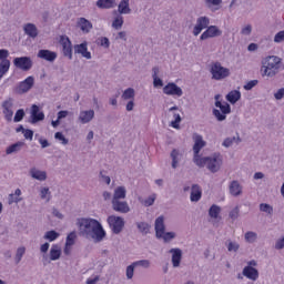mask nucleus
<instances>
[{
	"instance_id": "nucleus-1",
	"label": "nucleus",
	"mask_w": 284,
	"mask_h": 284,
	"mask_svg": "<svg viewBox=\"0 0 284 284\" xmlns=\"http://www.w3.org/2000/svg\"><path fill=\"white\" fill-rule=\"evenodd\" d=\"M75 225L79 229V235L83 239L94 241L95 243H101V241L105 239V230L98 220L92 217H78Z\"/></svg>"
},
{
	"instance_id": "nucleus-2",
	"label": "nucleus",
	"mask_w": 284,
	"mask_h": 284,
	"mask_svg": "<svg viewBox=\"0 0 284 284\" xmlns=\"http://www.w3.org/2000/svg\"><path fill=\"white\" fill-rule=\"evenodd\" d=\"M283 59L278 58V55H267L263 62L262 77H268L272 79L276 77L278 72H283Z\"/></svg>"
},
{
	"instance_id": "nucleus-3",
	"label": "nucleus",
	"mask_w": 284,
	"mask_h": 284,
	"mask_svg": "<svg viewBox=\"0 0 284 284\" xmlns=\"http://www.w3.org/2000/svg\"><path fill=\"white\" fill-rule=\"evenodd\" d=\"M195 165H197V168H207L212 174H216V172L221 170V165H223V158L221 156V153H214L211 156H204L196 160Z\"/></svg>"
},
{
	"instance_id": "nucleus-4",
	"label": "nucleus",
	"mask_w": 284,
	"mask_h": 284,
	"mask_svg": "<svg viewBox=\"0 0 284 284\" xmlns=\"http://www.w3.org/2000/svg\"><path fill=\"white\" fill-rule=\"evenodd\" d=\"M210 73L214 81H223V79L230 77V69L223 67L221 62H215L211 64Z\"/></svg>"
},
{
	"instance_id": "nucleus-5",
	"label": "nucleus",
	"mask_w": 284,
	"mask_h": 284,
	"mask_svg": "<svg viewBox=\"0 0 284 284\" xmlns=\"http://www.w3.org/2000/svg\"><path fill=\"white\" fill-rule=\"evenodd\" d=\"M106 222L113 234H121L125 227V220L121 216L110 215Z\"/></svg>"
},
{
	"instance_id": "nucleus-6",
	"label": "nucleus",
	"mask_w": 284,
	"mask_h": 284,
	"mask_svg": "<svg viewBox=\"0 0 284 284\" xmlns=\"http://www.w3.org/2000/svg\"><path fill=\"white\" fill-rule=\"evenodd\" d=\"M193 140H194V145H193V162L195 163L196 161L201 160L200 152L205 148L206 142L203 140V135L194 133L193 134Z\"/></svg>"
},
{
	"instance_id": "nucleus-7",
	"label": "nucleus",
	"mask_w": 284,
	"mask_h": 284,
	"mask_svg": "<svg viewBox=\"0 0 284 284\" xmlns=\"http://www.w3.org/2000/svg\"><path fill=\"white\" fill-rule=\"evenodd\" d=\"M13 65H16L19 70L23 72H28L32 70V58L31 57H20L13 59Z\"/></svg>"
},
{
	"instance_id": "nucleus-8",
	"label": "nucleus",
	"mask_w": 284,
	"mask_h": 284,
	"mask_svg": "<svg viewBox=\"0 0 284 284\" xmlns=\"http://www.w3.org/2000/svg\"><path fill=\"white\" fill-rule=\"evenodd\" d=\"M12 108H14V99L8 98L2 102V113L4 114L6 121H12V116L14 115Z\"/></svg>"
},
{
	"instance_id": "nucleus-9",
	"label": "nucleus",
	"mask_w": 284,
	"mask_h": 284,
	"mask_svg": "<svg viewBox=\"0 0 284 284\" xmlns=\"http://www.w3.org/2000/svg\"><path fill=\"white\" fill-rule=\"evenodd\" d=\"M223 31L219 29L216 26H210L206 30L201 34L200 41H207V39H214L216 37H221Z\"/></svg>"
},
{
	"instance_id": "nucleus-10",
	"label": "nucleus",
	"mask_w": 284,
	"mask_h": 284,
	"mask_svg": "<svg viewBox=\"0 0 284 284\" xmlns=\"http://www.w3.org/2000/svg\"><path fill=\"white\" fill-rule=\"evenodd\" d=\"M34 88V77L29 75L26 80L21 81L16 91L18 94H26V92H30Z\"/></svg>"
},
{
	"instance_id": "nucleus-11",
	"label": "nucleus",
	"mask_w": 284,
	"mask_h": 284,
	"mask_svg": "<svg viewBox=\"0 0 284 284\" xmlns=\"http://www.w3.org/2000/svg\"><path fill=\"white\" fill-rule=\"evenodd\" d=\"M60 44L62 45L63 57L72 61V41H70V38L68 36H61Z\"/></svg>"
},
{
	"instance_id": "nucleus-12",
	"label": "nucleus",
	"mask_w": 284,
	"mask_h": 284,
	"mask_svg": "<svg viewBox=\"0 0 284 284\" xmlns=\"http://www.w3.org/2000/svg\"><path fill=\"white\" fill-rule=\"evenodd\" d=\"M163 94H166L168 97H181L183 94V89L178 87L174 82H169L163 88Z\"/></svg>"
},
{
	"instance_id": "nucleus-13",
	"label": "nucleus",
	"mask_w": 284,
	"mask_h": 284,
	"mask_svg": "<svg viewBox=\"0 0 284 284\" xmlns=\"http://www.w3.org/2000/svg\"><path fill=\"white\" fill-rule=\"evenodd\" d=\"M209 27H210V18L205 16L197 18L196 24L193 29L194 37H199V34L203 32L205 28H209Z\"/></svg>"
},
{
	"instance_id": "nucleus-14",
	"label": "nucleus",
	"mask_w": 284,
	"mask_h": 284,
	"mask_svg": "<svg viewBox=\"0 0 284 284\" xmlns=\"http://www.w3.org/2000/svg\"><path fill=\"white\" fill-rule=\"evenodd\" d=\"M171 254V263L173 267H181V261H183V251L179 247L171 248L169 251Z\"/></svg>"
},
{
	"instance_id": "nucleus-15",
	"label": "nucleus",
	"mask_w": 284,
	"mask_h": 284,
	"mask_svg": "<svg viewBox=\"0 0 284 284\" xmlns=\"http://www.w3.org/2000/svg\"><path fill=\"white\" fill-rule=\"evenodd\" d=\"M30 119V123H39V121H43L45 119V114L43 113V111H41L39 105L32 104Z\"/></svg>"
},
{
	"instance_id": "nucleus-16",
	"label": "nucleus",
	"mask_w": 284,
	"mask_h": 284,
	"mask_svg": "<svg viewBox=\"0 0 284 284\" xmlns=\"http://www.w3.org/2000/svg\"><path fill=\"white\" fill-rule=\"evenodd\" d=\"M112 210L119 212L120 214H128L130 212V205L125 201L112 200Z\"/></svg>"
},
{
	"instance_id": "nucleus-17",
	"label": "nucleus",
	"mask_w": 284,
	"mask_h": 284,
	"mask_svg": "<svg viewBox=\"0 0 284 284\" xmlns=\"http://www.w3.org/2000/svg\"><path fill=\"white\" fill-rule=\"evenodd\" d=\"M38 59H43L44 61H49V63H54V61H57V52L48 49H41L38 51Z\"/></svg>"
},
{
	"instance_id": "nucleus-18",
	"label": "nucleus",
	"mask_w": 284,
	"mask_h": 284,
	"mask_svg": "<svg viewBox=\"0 0 284 284\" xmlns=\"http://www.w3.org/2000/svg\"><path fill=\"white\" fill-rule=\"evenodd\" d=\"M75 54H81L84 59H92V53L88 51V42H82L73 47Z\"/></svg>"
},
{
	"instance_id": "nucleus-19",
	"label": "nucleus",
	"mask_w": 284,
	"mask_h": 284,
	"mask_svg": "<svg viewBox=\"0 0 284 284\" xmlns=\"http://www.w3.org/2000/svg\"><path fill=\"white\" fill-rule=\"evenodd\" d=\"M155 236L156 239H161V236H163L164 232H165V216L160 215L156 220H155Z\"/></svg>"
},
{
	"instance_id": "nucleus-20",
	"label": "nucleus",
	"mask_w": 284,
	"mask_h": 284,
	"mask_svg": "<svg viewBox=\"0 0 284 284\" xmlns=\"http://www.w3.org/2000/svg\"><path fill=\"white\" fill-rule=\"evenodd\" d=\"M23 32L29 39H37L39 37V29L34 23H26L23 26Z\"/></svg>"
},
{
	"instance_id": "nucleus-21",
	"label": "nucleus",
	"mask_w": 284,
	"mask_h": 284,
	"mask_svg": "<svg viewBox=\"0 0 284 284\" xmlns=\"http://www.w3.org/2000/svg\"><path fill=\"white\" fill-rule=\"evenodd\" d=\"M242 275L250 281H258V270L252 266H245L242 271Z\"/></svg>"
},
{
	"instance_id": "nucleus-22",
	"label": "nucleus",
	"mask_w": 284,
	"mask_h": 284,
	"mask_svg": "<svg viewBox=\"0 0 284 284\" xmlns=\"http://www.w3.org/2000/svg\"><path fill=\"white\" fill-rule=\"evenodd\" d=\"M203 196V191L199 184H193L191 187L190 200L192 203H199L200 199Z\"/></svg>"
},
{
	"instance_id": "nucleus-23",
	"label": "nucleus",
	"mask_w": 284,
	"mask_h": 284,
	"mask_svg": "<svg viewBox=\"0 0 284 284\" xmlns=\"http://www.w3.org/2000/svg\"><path fill=\"white\" fill-rule=\"evenodd\" d=\"M95 6L100 10H112V8L116 7V0H98Z\"/></svg>"
},
{
	"instance_id": "nucleus-24",
	"label": "nucleus",
	"mask_w": 284,
	"mask_h": 284,
	"mask_svg": "<svg viewBox=\"0 0 284 284\" xmlns=\"http://www.w3.org/2000/svg\"><path fill=\"white\" fill-rule=\"evenodd\" d=\"M78 28H80V30L84 34H88V33H90V30H92L93 26H92V22H90V20H88L85 18H80V19H78Z\"/></svg>"
},
{
	"instance_id": "nucleus-25",
	"label": "nucleus",
	"mask_w": 284,
	"mask_h": 284,
	"mask_svg": "<svg viewBox=\"0 0 284 284\" xmlns=\"http://www.w3.org/2000/svg\"><path fill=\"white\" fill-rule=\"evenodd\" d=\"M78 119L83 125L90 123L94 119V110L81 111Z\"/></svg>"
},
{
	"instance_id": "nucleus-26",
	"label": "nucleus",
	"mask_w": 284,
	"mask_h": 284,
	"mask_svg": "<svg viewBox=\"0 0 284 284\" xmlns=\"http://www.w3.org/2000/svg\"><path fill=\"white\" fill-rule=\"evenodd\" d=\"M229 190L232 196H241V194H243V186H241V183L236 180L231 182Z\"/></svg>"
},
{
	"instance_id": "nucleus-27",
	"label": "nucleus",
	"mask_w": 284,
	"mask_h": 284,
	"mask_svg": "<svg viewBox=\"0 0 284 284\" xmlns=\"http://www.w3.org/2000/svg\"><path fill=\"white\" fill-rule=\"evenodd\" d=\"M30 176L36 179V181H45L48 179V173L45 171H41L37 168H32L30 170Z\"/></svg>"
},
{
	"instance_id": "nucleus-28",
	"label": "nucleus",
	"mask_w": 284,
	"mask_h": 284,
	"mask_svg": "<svg viewBox=\"0 0 284 284\" xmlns=\"http://www.w3.org/2000/svg\"><path fill=\"white\" fill-rule=\"evenodd\" d=\"M170 156L172 159L171 165L173 170H176L179 168V163H181V159H183V154L179 150L173 149Z\"/></svg>"
},
{
	"instance_id": "nucleus-29",
	"label": "nucleus",
	"mask_w": 284,
	"mask_h": 284,
	"mask_svg": "<svg viewBox=\"0 0 284 284\" xmlns=\"http://www.w3.org/2000/svg\"><path fill=\"white\" fill-rule=\"evenodd\" d=\"M118 12L119 14H131L130 0H121L118 6Z\"/></svg>"
},
{
	"instance_id": "nucleus-30",
	"label": "nucleus",
	"mask_w": 284,
	"mask_h": 284,
	"mask_svg": "<svg viewBox=\"0 0 284 284\" xmlns=\"http://www.w3.org/2000/svg\"><path fill=\"white\" fill-rule=\"evenodd\" d=\"M23 145H26L24 142L22 141H18L11 145H9L6 149V154L10 155V154H17V152H21V149L23 148Z\"/></svg>"
},
{
	"instance_id": "nucleus-31",
	"label": "nucleus",
	"mask_w": 284,
	"mask_h": 284,
	"mask_svg": "<svg viewBox=\"0 0 284 284\" xmlns=\"http://www.w3.org/2000/svg\"><path fill=\"white\" fill-rule=\"evenodd\" d=\"M223 0H204L205 8H209L211 12H216V10H221V4Z\"/></svg>"
},
{
	"instance_id": "nucleus-32",
	"label": "nucleus",
	"mask_w": 284,
	"mask_h": 284,
	"mask_svg": "<svg viewBox=\"0 0 284 284\" xmlns=\"http://www.w3.org/2000/svg\"><path fill=\"white\" fill-rule=\"evenodd\" d=\"M50 261H59L61 258V246L53 244L49 252Z\"/></svg>"
},
{
	"instance_id": "nucleus-33",
	"label": "nucleus",
	"mask_w": 284,
	"mask_h": 284,
	"mask_svg": "<svg viewBox=\"0 0 284 284\" xmlns=\"http://www.w3.org/2000/svg\"><path fill=\"white\" fill-rule=\"evenodd\" d=\"M128 195V190H125V186H118L114 190L112 201H121L122 199H125Z\"/></svg>"
},
{
	"instance_id": "nucleus-34",
	"label": "nucleus",
	"mask_w": 284,
	"mask_h": 284,
	"mask_svg": "<svg viewBox=\"0 0 284 284\" xmlns=\"http://www.w3.org/2000/svg\"><path fill=\"white\" fill-rule=\"evenodd\" d=\"M226 101H229V103H232V105H234V103H237V101H241V91L233 90L229 92L226 95Z\"/></svg>"
},
{
	"instance_id": "nucleus-35",
	"label": "nucleus",
	"mask_w": 284,
	"mask_h": 284,
	"mask_svg": "<svg viewBox=\"0 0 284 284\" xmlns=\"http://www.w3.org/2000/svg\"><path fill=\"white\" fill-rule=\"evenodd\" d=\"M10 65H11L10 60L0 61V81L10 71Z\"/></svg>"
},
{
	"instance_id": "nucleus-36",
	"label": "nucleus",
	"mask_w": 284,
	"mask_h": 284,
	"mask_svg": "<svg viewBox=\"0 0 284 284\" xmlns=\"http://www.w3.org/2000/svg\"><path fill=\"white\" fill-rule=\"evenodd\" d=\"M215 108H219L224 115L232 112V106L227 102L215 101Z\"/></svg>"
},
{
	"instance_id": "nucleus-37",
	"label": "nucleus",
	"mask_w": 284,
	"mask_h": 284,
	"mask_svg": "<svg viewBox=\"0 0 284 284\" xmlns=\"http://www.w3.org/2000/svg\"><path fill=\"white\" fill-rule=\"evenodd\" d=\"M59 236H61V234H59V232L52 230V231H48L44 233L43 239L44 241H49L50 243L57 241V239H59Z\"/></svg>"
},
{
	"instance_id": "nucleus-38",
	"label": "nucleus",
	"mask_w": 284,
	"mask_h": 284,
	"mask_svg": "<svg viewBox=\"0 0 284 284\" xmlns=\"http://www.w3.org/2000/svg\"><path fill=\"white\" fill-rule=\"evenodd\" d=\"M136 227L141 234L146 235L150 234V229L152 226L148 222H138Z\"/></svg>"
},
{
	"instance_id": "nucleus-39",
	"label": "nucleus",
	"mask_w": 284,
	"mask_h": 284,
	"mask_svg": "<svg viewBox=\"0 0 284 284\" xmlns=\"http://www.w3.org/2000/svg\"><path fill=\"white\" fill-rule=\"evenodd\" d=\"M40 199H42V201L47 200V203H50V200L52 199V192H50V187L40 189Z\"/></svg>"
},
{
	"instance_id": "nucleus-40",
	"label": "nucleus",
	"mask_w": 284,
	"mask_h": 284,
	"mask_svg": "<svg viewBox=\"0 0 284 284\" xmlns=\"http://www.w3.org/2000/svg\"><path fill=\"white\" fill-rule=\"evenodd\" d=\"M23 256H26V246H20L17 248L14 256L16 265H19V263H21Z\"/></svg>"
},
{
	"instance_id": "nucleus-41",
	"label": "nucleus",
	"mask_w": 284,
	"mask_h": 284,
	"mask_svg": "<svg viewBox=\"0 0 284 284\" xmlns=\"http://www.w3.org/2000/svg\"><path fill=\"white\" fill-rule=\"evenodd\" d=\"M135 97V92L133 88H128L122 93L123 101H130V99L133 101Z\"/></svg>"
},
{
	"instance_id": "nucleus-42",
	"label": "nucleus",
	"mask_w": 284,
	"mask_h": 284,
	"mask_svg": "<svg viewBox=\"0 0 284 284\" xmlns=\"http://www.w3.org/2000/svg\"><path fill=\"white\" fill-rule=\"evenodd\" d=\"M244 239L246 243H256V240L258 239V234L254 231H248L244 234Z\"/></svg>"
},
{
	"instance_id": "nucleus-43",
	"label": "nucleus",
	"mask_w": 284,
	"mask_h": 284,
	"mask_svg": "<svg viewBox=\"0 0 284 284\" xmlns=\"http://www.w3.org/2000/svg\"><path fill=\"white\" fill-rule=\"evenodd\" d=\"M219 214H221V206L213 204L209 210V216L211 219H219Z\"/></svg>"
},
{
	"instance_id": "nucleus-44",
	"label": "nucleus",
	"mask_w": 284,
	"mask_h": 284,
	"mask_svg": "<svg viewBox=\"0 0 284 284\" xmlns=\"http://www.w3.org/2000/svg\"><path fill=\"white\" fill-rule=\"evenodd\" d=\"M77 241V231H73L68 234L65 240V247H72Z\"/></svg>"
},
{
	"instance_id": "nucleus-45",
	"label": "nucleus",
	"mask_w": 284,
	"mask_h": 284,
	"mask_svg": "<svg viewBox=\"0 0 284 284\" xmlns=\"http://www.w3.org/2000/svg\"><path fill=\"white\" fill-rule=\"evenodd\" d=\"M234 141H236V143H241V136L237 135V138H236V136L226 138V139L223 141L222 145H223L224 148H232V145L234 144Z\"/></svg>"
},
{
	"instance_id": "nucleus-46",
	"label": "nucleus",
	"mask_w": 284,
	"mask_h": 284,
	"mask_svg": "<svg viewBox=\"0 0 284 284\" xmlns=\"http://www.w3.org/2000/svg\"><path fill=\"white\" fill-rule=\"evenodd\" d=\"M123 16H118L112 22V28H114V30H121V28H123Z\"/></svg>"
},
{
	"instance_id": "nucleus-47",
	"label": "nucleus",
	"mask_w": 284,
	"mask_h": 284,
	"mask_svg": "<svg viewBox=\"0 0 284 284\" xmlns=\"http://www.w3.org/2000/svg\"><path fill=\"white\" fill-rule=\"evenodd\" d=\"M260 212H265V214H274V207L267 203H261Z\"/></svg>"
},
{
	"instance_id": "nucleus-48",
	"label": "nucleus",
	"mask_w": 284,
	"mask_h": 284,
	"mask_svg": "<svg viewBox=\"0 0 284 284\" xmlns=\"http://www.w3.org/2000/svg\"><path fill=\"white\" fill-rule=\"evenodd\" d=\"M160 239H163L164 243H170V241L176 239V233L174 232H165L162 234Z\"/></svg>"
},
{
	"instance_id": "nucleus-49",
	"label": "nucleus",
	"mask_w": 284,
	"mask_h": 284,
	"mask_svg": "<svg viewBox=\"0 0 284 284\" xmlns=\"http://www.w3.org/2000/svg\"><path fill=\"white\" fill-rule=\"evenodd\" d=\"M133 265L135 267H143L144 270H148L150 268L151 263H150V260H140V261L133 262Z\"/></svg>"
},
{
	"instance_id": "nucleus-50",
	"label": "nucleus",
	"mask_w": 284,
	"mask_h": 284,
	"mask_svg": "<svg viewBox=\"0 0 284 284\" xmlns=\"http://www.w3.org/2000/svg\"><path fill=\"white\" fill-rule=\"evenodd\" d=\"M154 201H156V194H152L146 197L144 201H142V204L144 207H152V205H154Z\"/></svg>"
},
{
	"instance_id": "nucleus-51",
	"label": "nucleus",
	"mask_w": 284,
	"mask_h": 284,
	"mask_svg": "<svg viewBox=\"0 0 284 284\" xmlns=\"http://www.w3.org/2000/svg\"><path fill=\"white\" fill-rule=\"evenodd\" d=\"M23 116H26V111L23 109H19L13 118L14 123H20V121H23Z\"/></svg>"
},
{
	"instance_id": "nucleus-52",
	"label": "nucleus",
	"mask_w": 284,
	"mask_h": 284,
	"mask_svg": "<svg viewBox=\"0 0 284 284\" xmlns=\"http://www.w3.org/2000/svg\"><path fill=\"white\" fill-rule=\"evenodd\" d=\"M54 139H57V141H61L62 145H68V143H70V141L65 138V135H63L62 132H55Z\"/></svg>"
},
{
	"instance_id": "nucleus-53",
	"label": "nucleus",
	"mask_w": 284,
	"mask_h": 284,
	"mask_svg": "<svg viewBox=\"0 0 284 284\" xmlns=\"http://www.w3.org/2000/svg\"><path fill=\"white\" fill-rule=\"evenodd\" d=\"M173 118H174V121L171 122V125H172L175 130H179V128H181L180 124H179V123H181V114L174 113V114H173Z\"/></svg>"
},
{
	"instance_id": "nucleus-54",
	"label": "nucleus",
	"mask_w": 284,
	"mask_h": 284,
	"mask_svg": "<svg viewBox=\"0 0 284 284\" xmlns=\"http://www.w3.org/2000/svg\"><path fill=\"white\" fill-rule=\"evenodd\" d=\"M226 247L229 252H236L241 247V245H239V243L236 242L229 241Z\"/></svg>"
},
{
	"instance_id": "nucleus-55",
	"label": "nucleus",
	"mask_w": 284,
	"mask_h": 284,
	"mask_svg": "<svg viewBox=\"0 0 284 284\" xmlns=\"http://www.w3.org/2000/svg\"><path fill=\"white\" fill-rule=\"evenodd\" d=\"M213 116H215L217 121H225V119H227V115H224L223 113H221L219 109H213Z\"/></svg>"
},
{
	"instance_id": "nucleus-56",
	"label": "nucleus",
	"mask_w": 284,
	"mask_h": 284,
	"mask_svg": "<svg viewBox=\"0 0 284 284\" xmlns=\"http://www.w3.org/2000/svg\"><path fill=\"white\" fill-rule=\"evenodd\" d=\"M134 267H136V266H134L133 263L130 264V265L126 267V278H129V280L134 278Z\"/></svg>"
},
{
	"instance_id": "nucleus-57",
	"label": "nucleus",
	"mask_w": 284,
	"mask_h": 284,
	"mask_svg": "<svg viewBox=\"0 0 284 284\" xmlns=\"http://www.w3.org/2000/svg\"><path fill=\"white\" fill-rule=\"evenodd\" d=\"M258 85V80H251L246 84H244V90L250 91L253 88H256Z\"/></svg>"
},
{
	"instance_id": "nucleus-58",
	"label": "nucleus",
	"mask_w": 284,
	"mask_h": 284,
	"mask_svg": "<svg viewBox=\"0 0 284 284\" xmlns=\"http://www.w3.org/2000/svg\"><path fill=\"white\" fill-rule=\"evenodd\" d=\"M22 199L21 197H17L14 194H9L8 197V203L9 205H12V203H21Z\"/></svg>"
},
{
	"instance_id": "nucleus-59",
	"label": "nucleus",
	"mask_w": 284,
	"mask_h": 284,
	"mask_svg": "<svg viewBox=\"0 0 284 284\" xmlns=\"http://www.w3.org/2000/svg\"><path fill=\"white\" fill-rule=\"evenodd\" d=\"M8 57H10V51L0 49V61H8Z\"/></svg>"
},
{
	"instance_id": "nucleus-60",
	"label": "nucleus",
	"mask_w": 284,
	"mask_h": 284,
	"mask_svg": "<svg viewBox=\"0 0 284 284\" xmlns=\"http://www.w3.org/2000/svg\"><path fill=\"white\" fill-rule=\"evenodd\" d=\"M284 41V30L283 31H280L275 34L274 37V42L275 43H283Z\"/></svg>"
},
{
	"instance_id": "nucleus-61",
	"label": "nucleus",
	"mask_w": 284,
	"mask_h": 284,
	"mask_svg": "<svg viewBox=\"0 0 284 284\" xmlns=\"http://www.w3.org/2000/svg\"><path fill=\"white\" fill-rule=\"evenodd\" d=\"M239 206H235L229 214L230 219H232V221H236V219H239Z\"/></svg>"
},
{
	"instance_id": "nucleus-62",
	"label": "nucleus",
	"mask_w": 284,
	"mask_h": 284,
	"mask_svg": "<svg viewBox=\"0 0 284 284\" xmlns=\"http://www.w3.org/2000/svg\"><path fill=\"white\" fill-rule=\"evenodd\" d=\"M275 250H284V236L278 239L275 243Z\"/></svg>"
},
{
	"instance_id": "nucleus-63",
	"label": "nucleus",
	"mask_w": 284,
	"mask_h": 284,
	"mask_svg": "<svg viewBox=\"0 0 284 284\" xmlns=\"http://www.w3.org/2000/svg\"><path fill=\"white\" fill-rule=\"evenodd\" d=\"M276 101H281L284 98V88H281L277 92L274 93Z\"/></svg>"
},
{
	"instance_id": "nucleus-64",
	"label": "nucleus",
	"mask_w": 284,
	"mask_h": 284,
	"mask_svg": "<svg viewBox=\"0 0 284 284\" xmlns=\"http://www.w3.org/2000/svg\"><path fill=\"white\" fill-rule=\"evenodd\" d=\"M153 87L154 88H163V81L161 80V78H153Z\"/></svg>"
}]
</instances>
